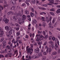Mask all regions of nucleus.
<instances>
[{
  "label": "nucleus",
  "instance_id": "obj_50",
  "mask_svg": "<svg viewBox=\"0 0 60 60\" xmlns=\"http://www.w3.org/2000/svg\"><path fill=\"white\" fill-rule=\"evenodd\" d=\"M54 9H54V8H52V9H50V11H55Z\"/></svg>",
  "mask_w": 60,
  "mask_h": 60
},
{
  "label": "nucleus",
  "instance_id": "obj_51",
  "mask_svg": "<svg viewBox=\"0 0 60 60\" xmlns=\"http://www.w3.org/2000/svg\"><path fill=\"white\" fill-rule=\"evenodd\" d=\"M55 38L54 37H53L52 38V40H53V41H55Z\"/></svg>",
  "mask_w": 60,
  "mask_h": 60
},
{
  "label": "nucleus",
  "instance_id": "obj_17",
  "mask_svg": "<svg viewBox=\"0 0 60 60\" xmlns=\"http://www.w3.org/2000/svg\"><path fill=\"white\" fill-rule=\"evenodd\" d=\"M49 13L51 15H52V16H54V15H55V14H54V13L52 12H50Z\"/></svg>",
  "mask_w": 60,
  "mask_h": 60
},
{
  "label": "nucleus",
  "instance_id": "obj_55",
  "mask_svg": "<svg viewBox=\"0 0 60 60\" xmlns=\"http://www.w3.org/2000/svg\"><path fill=\"white\" fill-rule=\"evenodd\" d=\"M6 46V44H3L2 47H3V48H4Z\"/></svg>",
  "mask_w": 60,
  "mask_h": 60
},
{
  "label": "nucleus",
  "instance_id": "obj_52",
  "mask_svg": "<svg viewBox=\"0 0 60 60\" xmlns=\"http://www.w3.org/2000/svg\"><path fill=\"white\" fill-rule=\"evenodd\" d=\"M32 1L33 2V3L34 4H35V1L34 0H32Z\"/></svg>",
  "mask_w": 60,
  "mask_h": 60
},
{
  "label": "nucleus",
  "instance_id": "obj_21",
  "mask_svg": "<svg viewBox=\"0 0 60 60\" xmlns=\"http://www.w3.org/2000/svg\"><path fill=\"white\" fill-rule=\"evenodd\" d=\"M11 51H8V54H9V55H12V53L11 52Z\"/></svg>",
  "mask_w": 60,
  "mask_h": 60
},
{
  "label": "nucleus",
  "instance_id": "obj_41",
  "mask_svg": "<svg viewBox=\"0 0 60 60\" xmlns=\"http://www.w3.org/2000/svg\"><path fill=\"white\" fill-rule=\"evenodd\" d=\"M19 43V44H21V43H22V41L21 40H19L18 41Z\"/></svg>",
  "mask_w": 60,
  "mask_h": 60
},
{
  "label": "nucleus",
  "instance_id": "obj_31",
  "mask_svg": "<svg viewBox=\"0 0 60 60\" xmlns=\"http://www.w3.org/2000/svg\"><path fill=\"white\" fill-rule=\"evenodd\" d=\"M52 17L50 16V17L49 18V22H50V21H51V20H52Z\"/></svg>",
  "mask_w": 60,
  "mask_h": 60
},
{
  "label": "nucleus",
  "instance_id": "obj_23",
  "mask_svg": "<svg viewBox=\"0 0 60 60\" xmlns=\"http://www.w3.org/2000/svg\"><path fill=\"white\" fill-rule=\"evenodd\" d=\"M22 18H23V19H25L26 18V16H25V15H23L22 17Z\"/></svg>",
  "mask_w": 60,
  "mask_h": 60
},
{
  "label": "nucleus",
  "instance_id": "obj_36",
  "mask_svg": "<svg viewBox=\"0 0 60 60\" xmlns=\"http://www.w3.org/2000/svg\"><path fill=\"white\" fill-rule=\"evenodd\" d=\"M30 14L31 16L32 17H34V13H32V12H31L30 13Z\"/></svg>",
  "mask_w": 60,
  "mask_h": 60
},
{
  "label": "nucleus",
  "instance_id": "obj_16",
  "mask_svg": "<svg viewBox=\"0 0 60 60\" xmlns=\"http://www.w3.org/2000/svg\"><path fill=\"white\" fill-rule=\"evenodd\" d=\"M25 13L26 14H29V11L28 10H26L25 11Z\"/></svg>",
  "mask_w": 60,
  "mask_h": 60
},
{
  "label": "nucleus",
  "instance_id": "obj_33",
  "mask_svg": "<svg viewBox=\"0 0 60 60\" xmlns=\"http://www.w3.org/2000/svg\"><path fill=\"white\" fill-rule=\"evenodd\" d=\"M12 13V11H10L8 12V14L9 15H10V14H11V13Z\"/></svg>",
  "mask_w": 60,
  "mask_h": 60
},
{
  "label": "nucleus",
  "instance_id": "obj_62",
  "mask_svg": "<svg viewBox=\"0 0 60 60\" xmlns=\"http://www.w3.org/2000/svg\"><path fill=\"white\" fill-rule=\"evenodd\" d=\"M54 47H58V45L56 43H55V46H54Z\"/></svg>",
  "mask_w": 60,
  "mask_h": 60
},
{
  "label": "nucleus",
  "instance_id": "obj_37",
  "mask_svg": "<svg viewBox=\"0 0 60 60\" xmlns=\"http://www.w3.org/2000/svg\"><path fill=\"white\" fill-rule=\"evenodd\" d=\"M49 44H52L53 43V41H50L49 42Z\"/></svg>",
  "mask_w": 60,
  "mask_h": 60
},
{
  "label": "nucleus",
  "instance_id": "obj_47",
  "mask_svg": "<svg viewBox=\"0 0 60 60\" xmlns=\"http://www.w3.org/2000/svg\"><path fill=\"white\" fill-rule=\"evenodd\" d=\"M43 34L44 35H46V32L45 31H43Z\"/></svg>",
  "mask_w": 60,
  "mask_h": 60
},
{
  "label": "nucleus",
  "instance_id": "obj_7",
  "mask_svg": "<svg viewBox=\"0 0 60 60\" xmlns=\"http://www.w3.org/2000/svg\"><path fill=\"white\" fill-rule=\"evenodd\" d=\"M10 27L9 26H5V28L6 30L7 31H8L10 30Z\"/></svg>",
  "mask_w": 60,
  "mask_h": 60
},
{
  "label": "nucleus",
  "instance_id": "obj_35",
  "mask_svg": "<svg viewBox=\"0 0 60 60\" xmlns=\"http://www.w3.org/2000/svg\"><path fill=\"white\" fill-rule=\"evenodd\" d=\"M31 58H34V59L36 58V56L35 55H34L32 56L31 57Z\"/></svg>",
  "mask_w": 60,
  "mask_h": 60
},
{
  "label": "nucleus",
  "instance_id": "obj_48",
  "mask_svg": "<svg viewBox=\"0 0 60 60\" xmlns=\"http://www.w3.org/2000/svg\"><path fill=\"white\" fill-rule=\"evenodd\" d=\"M4 51L5 53H7L8 52V51H7V49H6L4 50Z\"/></svg>",
  "mask_w": 60,
  "mask_h": 60
},
{
  "label": "nucleus",
  "instance_id": "obj_1",
  "mask_svg": "<svg viewBox=\"0 0 60 60\" xmlns=\"http://www.w3.org/2000/svg\"><path fill=\"white\" fill-rule=\"evenodd\" d=\"M29 47V46H28L26 47V52L28 54L29 53L30 55H31L32 54V53H33V49L31 47L28 48Z\"/></svg>",
  "mask_w": 60,
  "mask_h": 60
},
{
  "label": "nucleus",
  "instance_id": "obj_19",
  "mask_svg": "<svg viewBox=\"0 0 60 60\" xmlns=\"http://www.w3.org/2000/svg\"><path fill=\"white\" fill-rule=\"evenodd\" d=\"M20 31H19L18 32H16V35L17 36H19L20 35Z\"/></svg>",
  "mask_w": 60,
  "mask_h": 60
},
{
  "label": "nucleus",
  "instance_id": "obj_27",
  "mask_svg": "<svg viewBox=\"0 0 60 60\" xmlns=\"http://www.w3.org/2000/svg\"><path fill=\"white\" fill-rule=\"evenodd\" d=\"M32 58H31V56H30L29 57V59H26V60H30Z\"/></svg>",
  "mask_w": 60,
  "mask_h": 60
},
{
  "label": "nucleus",
  "instance_id": "obj_54",
  "mask_svg": "<svg viewBox=\"0 0 60 60\" xmlns=\"http://www.w3.org/2000/svg\"><path fill=\"white\" fill-rule=\"evenodd\" d=\"M6 41H4L2 43V44H5V43H6Z\"/></svg>",
  "mask_w": 60,
  "mask_h": 60
},
{
  "label": "nucleus",
  "instance_id": "obj_22",
  "mask_svg": "<svg viewBox=\"0 0 60 60\" xmlns=\"http://www.w3.org/2000/svg\"><path fill=\"white\" fill-rule=\"evenodd\" d=\"M42 26H43L44 27H45L46 23H45V22H43L42 23Z\"/></svg>",
  "mask_w": 60,
  "mask_h": 60
},
{
  "label": "nucleus",
  "instance_id": "obj_15",
  "mask_svg": "<svg viewBox=\"0 0 60 60\" xmlns=\"http://www.w3.org/2000/svg\"><path fill=\"white\" fill-rule=\"evenodd\" d=\"M56 18H54L53 19V20L52 21V23L53 24H54L55 21H56Z\"/></svg>",
  "mask_w": 60,
  "mask_h": 60
},
{
  "label": "nucleus",
  "instance_id": "obj_64",
  "mask_svg": "<svg viewBox=\"0 0 60 60\" xmlns=\"http://www.w3.org/2000/svg\"><path fill=\"white\" fill-rule=\"evenodd\" d=\"M38 33L39 34H41V32L39 30H38Z\"/></svg>",
  "mask_w": 60,
  "mask_h": 60
},
{
  "label": "nucleus",
  "instance_id": "obj_57",
  "mask_svg": "<svg viewBox=\"0 0 60 60\" xmlns=\"http://www.w3.org/2000/svg\"><path fill=\"white\" fill-rule=\"evenodd\" d=\"M51 51V48L49 49V54H50V52Z\"/></svg>",
  "mask_w": 60,
  "mask_h": 60
},
{
  "label": "nucleus",
  "instance_id": "obj_61",
  "mask_svg": "<svg viewBox=\"0 0 60 60\" xmlns=\"http://www.w3.org/2000/svg\"><path fill=\"white\" fill-rule=\"evenodd\" d=\"M24 20H22L21 21V23L22 24V23H24Z\"/></svg>",
  "mask_w": 60,
  "mask_h": 60
},
{
  "label": "nucleus",
  "instance_id": "obj_3",
  "mask_svg": "<svg viewBox=\"0 0 60 60\" xmlns=\"http://www.w3.org/2000/svg\"><path fill=\"white\" fill-rule=\"evenodd\" d=\"M34 52L35 53H40V49L38 47L37 48L34 49Z\"/></svg>",
  "mask_w": 60,
  "mask_h": 60
},
{
  "label": "nucleus",
  "instance_id": "obj_46",
  "mask_svg": "<svg viewBox=\"0 0 60 60\" xmlns=\"http://www.w3.org/2000/svg\"><path fill=\"white\" fill-rule=\"evenodd\" d=\"M1 57H4V56L2 54L1 55L0 54V58H1Z\"/></svg>",
  "mask_w": 60,
  "mask_h": 60
},
{
  "label": "nucleus",
  "instance_id": "obj_2",
  "mask_svg": "<svg viewBox=\"0 0 60 60\" xmlns=\"http://www.w3.org/2000/svg\"><path fill=\"white\" fill-rule=\"evenodd\" d=\"M0 32H1V33L0 34V35L1 37H3V34H4V32L3 30V29L2 28L0 27Z\"/></svg>",
  "mask_w": 60,
  "mask_h": 60
},
{
  "label": "nucleus",
  "instance_id": "obj_29",
  "mask_svg": "<svg viewBox=\"0 0 60 60\" xmlns=\"http://www.w3.org/2000/svg\"><path fill=\"white\" fill-rule=\"evenodd\" d=\"M4 37L2 38L0 40V42H2L4 41Z\"/></svg>",
  "mask_w": 60,
  "mask_h": 60
},
{
  "label": "nucleus",
  "instance_id": "obj_45",
  "mask_svg": "<svg viewBox=\"0 0 60 60\" xmlns=\"http://www.w3.org/2000/svg\"><path fill=\"white\" fill-rule=\"evenodd\" d=\"M47 38H48V35H46L45 37V39H47Z\"/></svg>",
  "mask_w": 60,
  "mask_h": 60
},
{
  "label": "nucleus",
  "instance_id": "obj_39",
  "mask_svg": "<svg viewBox=\"0 0 60 60\" xmlns=\"http://www.w3.org/2000/svg\"><path fill=\"white\" fill-rule=\"evenodd\" d=\"M15 24L16 26H18V27H19L20 26L19 25V24H18L17 23H15Z\"/></svg>",
  "mask_w": 60,
  "mask_h": 60
},
{
  "label": "nucleus",
  "instance_id": "obj_58",
  "mask_svg": "<svg viewBox=\"0 0 60 60\" xmlns=\"http://www.w3.org/2000/svg\"><path fill=\"white\" fill-rule=\"evenodd\" d=\"M38 55L40 56H42V54L41 53H39L38 54Z\"/></svg>",
  "mask_w": 60,
  "mask_h": 60
},
{
  "label": "nucleus",
  "instance_id": "obj_13",
  "mask_svg": "<svg viewBox=\"0 0 60 60\" xmlns=\"http://www.w3.org/2000/svg\"><path fill=\"white\" fill-rule=\"evenodd\" d=\"M5 57H8L9 56L10 57H11V55H9L8 54H6L5 56Z\"/></svg>",
  "mask_w": 60,
  "mask_h": 60
},
{
  "label": "nucleus",
  "instance_id": "obj_12",
  "mask_svg": "<svg viewBox=\"0 0 60 60\" xmlns=\"http://www.w3.org/2000/svg\"><path fill=\"white\" fill-rule=\"evenodd\" d=\"M0 8H0V12H2V11L1 10V9L2 10H3L4 9V8L2 6L0 5Z\"/></svg>",
  "mask_w": 60,
  "mask_h": 60
},
{
  "label": "nucleus",
  "instance_id": "obj_6",
  "mask_svg": "<svg viewBox=\"0 0 60 60\" xmlns=\"http://www.w3.org/2000/svg\"><path fill=\"white\" fill-rule=\"evenodd\" d=\"M6 49H9L11 51L12 50H13V48H11L10 47V46H9V45L7 46L6 47Z\"/></svg>",
  "mask_w": 60,
  "mask_h": 60
},
{
  "label": "nucleus",
  "instance_id": "obj_44",
  "mask_svg": "<svg viewBox=\"0 0 60 60\" xmlns=\"http://www.w3.org/2000/svg\"><path fill=\"white\" fill-rule=\"evenodd\" d=\"M15 29L16 30H17V31H18V30H19V27H18L16 28H15Z\"/></svg>",
  "mask_w": 60,
  "mask_h": 60
},
{
  "label": "nucleus",
  "instance_id": "obj_63",
  "mask_svg": "<svg viewBox=\"0 0 60 60\" xmlns=\"http://www.w3.org/2000/svg\"><path fill=\"white\" fill-rule=\"evenodd\" d=\"M51 46L52 47V48H53L54 47V44H51Z\"/></svg>",
  "mask_w": 60,
  "mask_h": 60
},
{
  "label": "nucleus",
  "instance_id": "obj_59",
  "mask_svg": "<svg viewBox=\"0 0 60 60\" xmlns=\"http://www.w3.org/2000/svg\"><path fill=\"white\" fill-rule=\"evenodd\" d=\"M18 40H15V41H14V44H15L16 43H17V42H18Z\"/></svg>",
  "mask_w": 60,
  "mask_h": 60
},
{
  "label": "nucleus",
  "instance_id": "obj_18",
  "mask_svg": "<svg viewBox=\"0 0 60 60\" xmlns=\"http://www.w3.org/2000/svg\"><path fill=\"white\" fill-rule=\"evenodd\" d=\"M57 13H59L60 12V8H59L56 12Z\"/></svg>",
  "mask_w": 60,
  "mask_h": 60
},
{
  "label": "nucleus",
  "instance_id": "obj_34",
  "mask_svg": "<svg viewBox=\"0 0 60 60\" xmlns=\"http://www.w3.org/2000/svg\"><path fill=\"white\" fill-rule=\"evenodd\" d=\"M57 25V23L56 22V23H55V24L54 25V27H56Z\"/></svg>",
  "mask_w": 60,
  "mask_h": 60
},
{
  "label": "nucleus",
  "instance_id": "obj_28",
  "mask_svg": "<svg viewBox=\"0 0 60 60\" xmlns=\"http://www.w3.org/2000/svg\"><path fill=\"white\" fill-rule=\"evenodd\" d=\"M12 30H11L9 31V34H12Z\"/></svg>",
  "mask_w": 60,
  "mask_h": 60
},
{
  "label": "nucleus",
  "instance_id": "obj_49",
  "mask_svg": "<svg viewBox=\"0 0 60 60\" xmlns=\"http://www.w3.org/2000/svg\"><path fill=\"white\" fill-rule=\"evenodd\" d=\"M41 19L42 20H43V21H45L44 20V19H45V18H44V17H42L41 18Z\"/></svg>",
  "mask_w": 60,
  "mask_h": 60
},
{
  "label": "nucleus",
  "instance_id": "obj_4",
  "mask_svg": "<svg viewBox=\"0 0 60 60\" xmlns=\"http://www.w3.org/2000/svg\"><path fill=\"white\" fill-rule=\"evenodd\" d=\"M3 21L4 22H5V24H7L9 20L8 19H7L6 18H4L3 19Z\"/></svg>",
  "mask_w": 60,
  "mask_h": 60
},
{
  "label": "nucleus",
  "instance_id": "obj_24",
  "mask_svg": "<svg viewBox=\"0 0 60 60\" xmlns=\"http://www.w3.org/2000/svg\"><path fill=\"white\" fill-rule=\"evenodd\" d=\"M10 46L11 48H13V44H12V43L10 45Z\"/></svg>",
  "mask_w": 60,
  "mask_h": 60
},
{
  "label": "nucleus",
  "instance_id": "obj_20",
  "mask_svg": "<svg viewBox=\"0 0 60 60\" xmlns=\"http://www.w3.org/2000/svg\"><path fill=\"white\" fill-rule=\"evenodd\" d=\"M52 54L53 55H56L57 54V52L56 51H54L52 53Z\"/></svg>",
  "mask_w": 60,
  "mask_h": 60
},
{
  "label": "nucleus",
  "instance_id": "obj_26",
  "mask_svg": "<svg viewBox=\"0 0 60 60\" xmlns=\"http://www.w3.org/2000/svg\"><path fill=\"white\" fill-rule=\"evenodd\" d=\"M38 45H41L42 43V41H41V42L38 41Z\"/></svg>",
  "mask_w": 60,
  "mask_h": 60
},
{
  "label": "nucleus",
  "instance_id": "obj_32",
  "mask_svg": "<svg viewBox=\"0 0 60 60\" xmlns=\"http://www.w3.org/2000/svg\"><path fill=\"white\" fill-rule=\"evenodd\" d=\"M46 20L47 22H48V23L49 22V18H48V17H46Z\"/></svg>",
  "mask_w": 60,
  "mask_h": 60
},
{
  "label": "nucleus",
  "instance_id": "obj_43",
  "mask_svg": "<svg viewBox=\"0 0 60 60\" xmlns=\"http://www.w3.org/2000/svg\"><path fill=\"white\" fill-rule=\"evenodd\" d=\"M58 47L54 46V48L56 50H57V49H58Z\"/></svg>",
  "mask_w": 60,
  "mask_h": 60
},
{
  "label": "nucleus",
  "instance_id": "obj_53",
  "mask_svg": "<svg viewBox=\"0 0 60 60\" xmlns=\"http://www.w3.org/2000/svg\"><path fill=\"white\" fill-rule=\"evenodd\" d=\"M10 25L12 26H14V24H13L12 23H11L10 24Z\"/></svg>",
  "mask_w": 60,
  "mask_h": 60
},
{
  "label": "nucleus",
  "instance_id": "obj_11",
  "mask_svg": "<svg viewBox=\"0 0 60 60\" xmlns=\"http://www.w3.org/2000/svg\"><path fill=\"white\" fill-rule=\"evenodd\" d=\"M55 40L56 41H57V44L58 45V46H60L59 41H58V40H57V38H56L55 39Z\"/></svg>",
  "mask_w": 60,
  "mask_h": 60
},
{
  "label": "nucleus",
  "instance_id": "obj_8",
  "mask_svg": "<svg viewBox=\"0 0 60 60\" xmlns=\"http://www.w3.org/2000/svg\"><path fill=\"white\" fill-rule=\"evenodd\" d=\"M11 4L13 5L16 4V1H15V0H11Z\"/></svg>",
  "mask_w": 60,
  "mask_h": 60
},
{
  "label": "nucleus",
  "instance_id": "obj_14",
  "mask_svg": "<svg viewBox=\"0 0 60 60\" xmlns=\"http://www.w3.org/2000/svg\"><path fill=\"white\" fill-rule=\"evenodd\" d=\"M37 39H36V41H41V40H40L41 39V38L39 37H37Z\"/></svg>",
  "mask_w": 60,
  "mask_h": 60
},
{
  "label": "nucleus",
  "instance_id": "obj_5",
  "mask_svg": "<svg viewBox=\"0 0 60 60\" xmlns=\"http://www.w3.org/2000/svg\"><path fill=\"white\" fill-rule=\"evenodd\" d=\"M14 15H15L17 17L19 16H22V15L21 14V13L20 12H19V13H17V14L16 13H15L14 14Z\"/></svg>",
  "mask_w": 60,
  "mask_h": 60
},
{
  "label": "nucleus",
  "instance_id": "obj_60",
  "mask_svg": "<svg viewBox=\"0 0 60 60\" xmlns=\"http://www.w3.org/2000/svg\"><path fill=\"white\" fill-rule=\"evenodd\" d=\"M31 10L32 12H34V8H31Z\"/></svg>",
  "mask_w": 60,
  "mask_h": 60
},
{
  "label": "nucleus",
  "instance_id": "obj_38",
  "mask_svg": "<svg viewBox=\"0 0 60 60\" xmlns=\"http://www.w3.org/2000/svg\"><path fill=\"white\" fill-rule=\"evenodd\" d=\"M18 20L19 21H21L22 20V19H20V18H18Z\"/></svg>",
  "mask_w": 60,
  "mask_h": 60
},
{
  "label": "nucleus",
  "instance_id": "obj_56",
  "mask_svg": "<svg viewBox=\"0 0 60 60\" xmlns=\"http://www.w3.org/2000/svg\"><path fill=\"white\" fill-rule=\"evenodd\" d=\"M41 10H46V9L45 8H44L43 7H42L41 8Z\"/></svg>",
  "mask_w": 60,
  "mask_h": 60
},
{
  "label": "nucleus",
  "instance_id": "obj_25",
  "mask_svg": "<svg viewBox=\"0 0 60 60\" xmlns=\"http://www.w3.org/2000/svg\"><path fill=\"white\" fill-rule=\"evenodd\" d=\"M33 23H34V24H36V20L34 19V20L33 21Z\"/></svg>",
  "mask_w": 60,
  "mask_h": 60
},
{
  "label": "nucleus",
  "instance_id": "obj_30",
  "mask_svg": "<svg viewBox=\"0 0 60 60\" xmlns=\"http://www.w3.org/2000/svg\"><path fill=\"white\" fill-rule=\"evenodd\" d=\"M15 8V7L13 6L10 8V10H13L14 9V8Z\"/></svg>",
  "mask_w": 60,
  "mask_h": 60
},
{
  "label": "nucleus",
  "instance_id": "obj_10",
  "mask_svg": "<svg viewBox=\"0 0 60 60\" xmlns=\"http://www.w3.org/2000/svg\"><path fill=\"white\" fill-rule=\"evenodd\" d=\"M13 19L14 20H15V21H16L18 19V18L17 17H16L15 16H14L13 17Z\"/></svg>",
  "mask_w": 60,
  "mask_h": 60
},
{
  "label": "nucleus",
  "instance_id": "obj_40",
  "mask_svg": "<svg viewBox=\"0 0 60 60\" xmlns=\"http://www.w3.org/2000/svg\"><path fill=\"white\" fill-rule=\"evenodd\" d=\"M49 2V3H50L51 4H55V3L53 2L52 1H50Z\"/></svg>",
  "mask_w": 60,
  "mask_h": 60
},
{
  "label": "nucleus",
  "instance_id": "obj_42",
  "mask_svg": "<svg viewBox=\"0 0 60 60\" xmlns=\"http://www.w3.org/2000/svg\"><path fill=\"white\" fill-rule=\"evenodd\" d=\"M6 36L8 37H11V34H8V35L7 34Z\"/></svg>",
  "mask_w": 60,
  "mask_h": 60
},
{
  "label": "nucleus",
  "instance_id": "obj_9",
  "mask_svg": "<svg viewBox=\"0 0 60 60\" xmlns=\"http://www.w3.org/2000/svg\"><path fill=\"white\" fill-rule=\"evenodd\" d=\"M49 25L50 27L51 28H54V27H53V26H52L51 22H50L49 23Z\"/></svg>",
  "mask_w": 60,
  "mask_h": 60
}]
</instances>
